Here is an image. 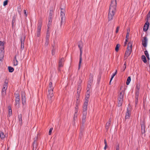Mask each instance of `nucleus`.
<instances>
[{
  "instance_id": "obj_7",
  "label": "nucleus",
  "mask_w": 150,
  "mask_h": 150,
  "mask_svg": "<svg viewBox=\"0 0 150 150\" xmlns=\"http://www.w3.org/2000/svg\"><path fill=\"white\" fill-rule=\"evenodd\" d=\"M16 99V106L17 107L19 108V106L20 97L18 94L17 93L15 94Z\"/></svg>"
},
{
  "instance_id": "obj_22",
  "label": "nucleus",
  "mask_w": 150,
  "mask_h": 150,
  "mask_svg": "<svg viewBox=\"0 0 150 150\" xmlns=\"http://www.w3.org/2000/svg\"><path fill=\"white\" fill-rule=\"evenodd\" d=\"M37 143L35 141H34L33 145V150H36L37 149Z\"/></svg>"
},
{
  "instance_id": "obj_3",
  "label": "nucleus",
  "mask_w": 150,
  "mask_h": 150,
  "mask_svg": "<svg viewBox=\"0 0 150 150\" xmlns=\"http://www.w3.org/2000/svg\"><path fill=\"white\" fill-rule=\"evenodd\" d=\"M132 42H129L128 44L127 50L125 54V57H127L130 54L132 49Z\"/></svg>"
},
{
  "instance_id": "obj_4",
  "label": "nucleus",
  "mask_w": 150,
  "mask_h": 150,
  "mask_svg": "<svg viewBox=\"0 0 150 150\" xmlns=\"http://www.w3.org/2000/svg\"><path fill=\"white\" fill-rule=\"evenodd\" d=\"M78 46L80 50V59L78 67V69H79L80 68L82 60V45L81 42L80 41L79 42L78 45Z\"/></svg>"
},
{
  "instance_id": "obj_19",
  "label": "nucleus",
  "mask_w": 150,
  "mask_h": 150,
  "mask_svg": "<svg viewBox=\"0 0 150 150\" xmlns=\"http://www.w3.org/2000/svg\"><path fill=\"white\" fill-rule=\"evenodd\" d=\"M50 36V33L49 30L47 29L46 33V35L45 38V40H49V38Z\"/></svg>"
},
{
  "instance_id": "obj_33",
  "label": "nucleus",
  "mask_w": 150,
  "mask_h": 150,
  "mask_svg": "<svg viewBox=\"0 0 150 150\" xmlns=\"http://www.w3.org/2000/svg\"><path fill=\"white\" fill-rule=\"evenodd\" d=\"M18 120H19V121L21 123L22 121V119L21 115V114H20L19 115H18Z\"/></svg>"
},
{
  "instance_id": "obj_12",
  "label": "nucleus",
  "mask_w": 150,
  "mask_h": 150,
  "mask_svg": "<svg viewBox=\"0 0 150 150\" xmlns=\"http://www.w3.org/2000/svg\"><path fill=\"white\" fill-rule=\"evenodd\" d=\"M131 111L128 108L127 109V111L126 112L125 119H128L130 117Z\"/></svg>"
},
{
  "instance_id": "obj_32",
  "label": "nucleus",
  "mask_w": 150,
  "mask_h": 150,
  "mask_svg": "<svg viewBox=\"0 0 150 150\" xmlns=\"http://www.w3.org/2000/svg\"><path fill=\"white\" fill-rule=\"evenodd\" d=\"M49 43V40H45V42L44 45L45 47H47Z\"/></svg>"
},
{
  "instance_id": "obj_45",
  "label": "nucleus",
  "mask_w": 150,
  "mask_h": 150,
  "mask_svg": "<svg viewBox=\"0 0 150 150\" xmlns=\"http://www.w3.org/2000/svg\"><path fill=\"white\" fill-rule=\"evenodd\" d=\"M50 25H51V23H48V24H47V27H48V28H47V29L49 30V28L50 27Z\"/></svg>"
},
{
  "instance_id": "obj_63",
  "label": "nucleus",
  "mask_w": 150,
  "mask_h": 150,
  "mask_svg": "<svg viewBox=\"0 0 150 150\" xmlns=\"http://www.w3.org/2000/svg\"><path fill=\"white\" fill-rule=\"evenodd\" d=\"M80 86V85H79V86Z\"/></svg>"
},
{
  "instance_id": "obj_18",
  "label": "nucleus",
  "mask_w": 150,
  "mask_h": 150,
  "mask_svg": "<svg viewBox=\"0 0 150 150\" xmlns=\"http://www.w3.org/2000/svg\"><path fill=\"white\" fill-rule=\"evenodd\" d=\"M75 114L74 115V116L73 117V120L74 121H75L76 120V119L77 118V113L78 112V110H77V109L76 108V109H75Z\"/></svg>"
},
{
  "instance_id": "obj_27",
  "label": "nucleus",
  "mask_w": 150,
  "mask_h": 150,
  "mask_svg": "<svg viewBox=\"0 0 150 150\" xmlns=\"http://www.w3.org/2000/svg\"><path fill=\"white\" fill-rule=\"evenodd\" d=\"M25 38V36H23L21 38V44H24V40Z\"/></svg>"
},
{
  "instance_id": "obj_2",
  "label": "nucleus",
  "mask_w": 150,
  "mask_h": 150,
  "mask_svg": "<svg viewBox=\"0 0 150 150\" xmlns=\"http://www.w3.org/2000/svg\"><path fill=\"white\" fill-rule=\"evenodd\" d=\"M49 88L48 91V98L49 103H51L52 101V97L53 96V90L54 88L52 86V83L50 82L49 83Z\"/></svg>"
},
{
  "instance_id": "obj_49",
  "label": "nucleus",
  "mask_w": 150,
  "mask_h": 150,
  "mask_svg": "<svg viewBox=\"0 0 150 150\" xmlns=\"http://www.w3.org/2000/svg\"><path fill=\"white\" fill-rule=\"evenodd\" d=\"M52 10H50V16H52Z\"/></svg>"
},
{
  "instance_id": "obj_8",
  "label": "nucleus",
  "mask_w": 150,
  "mask_h": 150,
  "mask_svg": "<svg viewBox=\"0 0 150 150\" xmlns=\"http://www.w3.org/2000/svg\"><path fill=\"white\" fill-rule=\"evenodd\" d=\"M88 103V101L87 100H86V101H85L83 106V113L84 112L86 113V110L87 108Z\"/></svg>"
},
{
  "instance_id": "obj_17",
  "label": "nucleus",
  "mask_w": 150,
  "mask_h": 150,
  "mask_svg": "<svg viewBox=\"0 0 150 150\" xmlns=\"http://www.w3.org/2000/svg\"><path fill=\"white\" fill-rule=\"evenodd\" d=\"M140 85L139 83H137L136 84V85L135 88L136 92L135 93H139V90L140 89Z\"/></svg>"
},
{
  "instance_id": "obj_26",
  "label": "nucleus",
  "mask_w": 150,
  "mask_h": 150,
  "mask_svg": "<svg viewBox=\"0 0 150 150\" xmlns=\"http://www.w3.org/2000/svg\"><path fill=\"white\" fill-rule=\"evenodd\" d=\"M142 59L144 63H146V58L144 55H143L142 56Z\"/></svg>"
},
{
  "instance_id": "obj_60",
  "label": "nucleus",
  "mask_w": 150,
  "mask_h": 150,
  "mask_svg": "<svg viewBox=\"0 0 150 150\" xmlns=\"http://www.w3.org/2000/svg\"><path fill=\"white\" fill-rule=\"evenodd\" d=\"M106 146H105V147H104V149L105 150V149H106Z\"/></svg>"
},
{
  "instance_id": "obj_44",
  "label": "nucleus",
  "mask_w": 150,
  "mask_h": 150,
  "mask_svg": "<svg viewBox=\"0 0 150 150\" xmlns=\"http://www.w3.org/2000/svg\"><path fill=\"white\" fill-rule=\"evenodd\" d=\"M119 28H120V27H119L118 26L117 27V28H116V31H115V32L116 33H117L118 32V31L119 30Z\"/></svg>"
},
{
  "instance_id": "obj_52",
  "label": "nucleus",
  "mask_w": 150,
  "mask_h": 150,
  "mask_svg": "<svg viewBox=\"0 0 150 150\" xmlns=\"http://www.w3.org/2000/svg\"><path fill=\"white\" fill-rule=\"evenodd\" d=\"M24 14L26 16H27V15L26 13V10H24Z\"/></svg>"
},
{
  "instance_id": "obj_40",
  "label": "nucleus",
  "mask_w": 150,
  "mask_h": 150,
  "mask_svg": "<svg viewBox=\"0 0 150 150\" xmlns=\"http://www.w3.org/2000/svg\"><path fill=\"white\" fill-rule=\"evenodd\" d=\"M7 3H8V1L5 0L4 2L3 5L4 6H5L7 5Z\"/></svg>"
},
{
  "instance_id": "obj_47",
  "label": "nucleus",
  "mask_w": 150,
  "mask_h": 150,
  "mask_svg": "<svg viewBox=\"0 0 150 150\" xmlns=\"http://www.w3.org/2000/svg\"><path fill=\"white\" fill-rule=\"evenodd\" d=\"M4 43L3 42L0 41V46H3Z\"/></svg>"
},
{
  "instance_id": "obj_10",
  "label": "nucleus",
  "mask_w": 150,
  "mask_h": 150,
  "mask_svg": "<svg viewBox=\"0 0 150 150\" xmlns=\"http://www.w3.org/2000/svg\"><path fill=\"white\" fill-rule=\"evenodd\" d=\"M21 97L23 104V105H24L26 103V98L25 96V93L24 92L22 93Z\"/></svg>"
},
{
  "instance_id": "obj_31",
  "label": "nucleus",
  "mask_w": 150,
  "mask_h": 150,
  "mask_svg": "<svg viewBox=\"0 0 150 150\" xmlns=\"http://www.w3.org/2000/svg\"><path fill=\"white\" fill-rule=\"evenodd\" d=\"M144 54L147 57V59H149V54H148V52L147 50H146L144 51Z\"/></svg>"
},
{
  "instance_id": "obj_34",
  "label": "nucleus",
  "mask_w": 150,
  "mask_h": 150,
  "mask_svg": "<svg viewBox=\"0 0 150 150\" xmlns=\"http://www.w3.org/2000/svg\"><path fill=\"white\" fill-rule=\"evenodd\" d=\"M120 45L119 44H117V45L115 48V50L117 52L119 50V48L120 47Z\"/></svg>"
},
{
  "instance_id": "obj_11",
  "label": "nucleus",
  "mask_w": 150,
  "mask_h": 150,
  "mask_svg": "<svg viewBox=\"0 0 150 150\" xmlns=\"http://www.w3.org/2000/svg\"><path fill=\"white\" fill-rule=\"evenodd\" d=\"M64 61V58H62L59 61V70H60V68L63 67V62Z\"/></svg>"
},
{
  "instance_id": "obj_35",
  "label": "nucleus",
  "mask_w": 150,
  "mask_h": 150,
  "mask_svg": "<svg viewBox=\"0 0 150 150\" xmlns=\"http://www.w3.org/2000/svg\"><path fill=\"white\" fill-rule=\"evenodd\" d=\"M122 101H118V106L120 107L122 105Z\"/></svg>"
},
{
  "instance_id": "obj_14",
  "label": "nucleus",
  "mask_w": 150,
  "mask_h": 150,
  "mask_svg": "<svg viewBox=\"0 0 150 150\" xmlns=\"http://www.w3.org/2000/svg\"><path fill=\"white\" fill-rule=\"evenodd\" d=\"M149 27V23L148 21H146L145 23L144 28L143 30L144 31H146L148 28Z\"/></svg>"
},
{
  "instance_id": "obj_1",
  "label": "nucleus",
  "mask_w": 150,
  "mask_h": 150,
  "mask_svg": "<svg viewBox=\"0 0 150 150\" xmlns=\"http://www.w3.org/2000/svg\"><path fill=\"white\" fill-rule=\"evenodd\" d=\"M117 0H112L111 4L110 6L108 14L109 21L112 20L116 12V10Z\"/></svg>"
},
{
  "instance_id": "obj_39",
  "label": "nucleus",
  "mask_w": 150,
  "mask_h": 150,
  "mask_svg": "<svg viewBox=\"0 0 150 150\" xmlns=\"http://www.w3.org/2000/svg\"><path fill=\"white\" fill-rule=\"evenodd\" d=\"M7 87L8 86H6V85H3L2 88L6 90V89H7Z\"/></svg>"
},
{
  "instance_id": "obj_20",
  "label": "nucleus",
  "mask_w": 150,
  "mask_h": 150,
  "mask_svg": "<svg viewBox=\"0 0 150 150\" xmlns=\"http://www.w3.org/2000/svg\"><path fill=\"white\" fill-rule=\"evenodd\" d=\"M111 121L110 119L109 121L106 123L105 126V128L107 130H108L109 126L110 125Z\"/></svg>"
},
{
  "instance_id": "obj_48",
  "label": "nucleus",
  "mask_w": 150,
  "mask_h": 150,
  "mask_svg": "<svg viewBox=\"0 0 150 150\" xmlns=\"http://www.w3.org/2000/svg\"><path fill=\"white\" fill-rule=\"evenodd\" d=\"M123 99L118 98V101H120H120H123Z\"/></svg>"
},
{
  "instance_id": "obj_15",
  "label": "nucleus",
  "mask_w": 150,
  "mask_h": 150,
  "mask_svg": "<svg viewBox=\"0 0 150 150\" xmlns=\"http://www.w3.org/2000/svg\"><path fill=\"white\" fill-rule=\"evenodd\" d=\"M87 113L85 112L82 113V122L84 123L85 122V120L86 118Z\"/></svg>"
},
{
  "instance_id": "obj_51",
  "label": "nucleus",
  "mask_w": 150,
  "mask_h": 150,
  "mask_svg": "<svg viewBox=\"0 0 150 150\" xmlns=\"http://www.w3.org/2000/svg\"><path fill=\"white\" fill-rule=\"evenodd\" d=\"M104 144H105V146L107 145V142H106V140L105 139L104 140Z\"/></svg>"
},
{
  "instance_id": "obj_59",
  "label": "nucleus",
  "mask_w": 150,
  "mask_h": 150,
  "mask_svg": "<svg viewBox=\"0 0 150 150\" xmlns=\"http://www.w3.org/2000/svg\"><path fill=\"white\" fill-rule=\"evenodd\" d=\"M126 42H126H126H125V43H124V46H126V44H127V43H126Z\"/></svg>"
},
{
  "instance_id": "obj_54",
  "label": "nucleus",
  "mask_w": 150,
  "mask_h": 150,
  "mask_svg": "<svg viewBox=\"0 0 150 150\" xmlns=\"http://www.w3.org/2000/svg\"><path fill=\"white\" fill-rule=\"evenodd\" d=\"M138 99H135V104H137V103L138 102Z\"/></svg>"
},
{
  "instance_id": "obj_53",
  "label": "nucleus",
  "mask_w": 150,
  "mask_h": 150,
  "mask_svg": "<svg viewBox=\"0 0 150 150\" xmlns=\"http://www.w3.org/2000/svg\"><path fill=\"white\" fill-rule=\"evenodd\" d=\"M78 104L77 103H76V107H75V108H76L77 109V110H78Z\"/></svg>"
},
{
  "instance_id": "obj_16",
  "label": "nucleus",
  "mask_w": 150,
  "mask_h": 150,
  "mask_svg": "<svg viewBox=\"0 0 150 150\" xmlns=\"http://www.w3.org/2000/svg\"><path fill=\"white\" fill-rule=\"evenodd\" d=\"M90 90H89V89H88L87 91V93L86 94V98H85V101H86V100H87L88 101V98H89L90 96L89 93H90Z\"/></svg>"
},
{
  "instance_id": "obj_56",
  "label": "nucleus",
  "mask_w": 150,
  "mask_h": 150,
  "mask_svg": "<svg viewBox=\"0 0 150 150\" xmlns=\"http://www.w3.org/2000/svg\"><path fill=\"white\" fill-rule=\"evenodd\" d=\"M52 22V20L51 19H50L49 20V23H51Z\"/></svg>"
},
{
  "instance_id": "obj_21",
  "label": "nucleus",
  "mask_w": 150,
  "mask_h": 150,
  "mask_svg": "<svg viewBox=\"0 0 150 150\" xmlns=\"http://www.w3.org/2000/svg\"><path fill=\"white\" fill-rule=\"evenodd\" d=\"M6 90L2 88L1 90V95L2 97H4L6 95Z\"/></svg>"
},
{
  "instance_id": "obj_5",
  "label": "nucleus",
  "mask_w": 150,
  "mask_h": 150,
  "mask_svg": "<svg viewBox=\"0 0 150 150\" xmlns=\"http://www.w3.org/2000/svg\"><path fill=\"white\" fill-rule=\"evenodd\" d=\"M42 26V22L41 21H39L37 24L36 36L37 37H39L40 35L41 29Z\"/></svg>"
},
{
  "instance_id": "obj_61",
  "label": "nucleus",
  "mask_w": 150,
  "mask_h": 150,
  "mask_svg": "<svg viewBox=\"0 0 150 150\" xmlns=\"http://www.w3.org/2000/svg\"><path fill=\"white\" fill-rule=\"evenodd\" d=\"M124 66H125V67H126V62H125L124 64Z\"/></svg>"
},
{
  "instance_id": "obj_37",
  "label": "nucleus",
  "mask_w": 150,
  "mask_h": 150,
  "mask_svg": "<svg viewBox=\"0 0 150 150\" xmlns=\"http://www.w3.org/2000/svg\"><path fill=\"white\" fill-rule=\"evenodd\" d=\"M139 93H135V99H138Z\"/></svg>"
},
{
  "instance_id": "obj_28",
  "label": "nucleus",
  "mask_w": 150,
  "mask_h": 150,
  "mask_svg": "<svg viewBox=\"0 0 150 150\" xmlns=\"http://www.w3.org/2000/svg\"><path fill=\"white\" fill-rule=\"evenodd\" d=\"M0 137L1 139H3L5 137V135L3 132H1L0 133Z\"/></svg>"
},
{
  "instance_id": "obj_50",
  "label": "nucleus",
  "mask_w": 150,
  "mask_h": 150,
  "mask_svg": "<svg viewBox=\"0 0 150 150\" xmlns=\"http://www.w3.org/2000/svg\"><path fill=\"white\" fill-rule=\"evenodd\" d=\"M87 87L88 88V89H89V90H90V88L91 87V85L90 84H88V85Z\"/></svg>"
},
{
  "instance_id": "obj_13",
  "label": "nucleus",
  "mask_w": 150,
  "mask_h": 150,
  "mask_svg": "<svg viewBox=\"0 0 150 150\" xmlns=\"http://www.w3.org/2000/svg\"><path fill=\"white\" fill-rule=\"evenodd\" d=\"M125 93V90H122L121 91L118 95V98L123 99L124 94Z\"/></svg>"
},
{
  "instance_id": "obj_38",
  "label": "nucleus",
  "mask_w": 150,
  "mask_h": 150,
  "mask_svg": "<svg viewBox=\"0 0 150 150\" xmlns=\"http://www.w3.org/2000/svg\"><path fill=\"white\" fill-rule=\"evenodd\" d=\"M4 57L3 54L0 55V61H2L3 60Z\"/></svg>"
},
{
  "instance_id": "obj_43",
  "label": "nucleus",
  "mask_w": 150,
  "mask_h": 150,
  "mask_svg": "<svg viewBox=\"0 0 150 150\" xmlns=\"http://www.w3.org/2000/svg\"><path fill=\"white\" fill-rule=\"evenodd\" d=\"M55 50L53 48L52 50V54L53 55H54L55 54Z\"/></svg>"
},
{
  "instance_id": "obj_42",
  "label": "nucleus",
  "mask_w": 150,
  "mask_h": 150,
  "mask_svg": "<svg viewBox=\"0 0 150 150\" xmlns=\"http://www.w3.org/2000/svg\"><path fill=\"white\" fill-rule=\"evenodd\" d=\"M8 80H5L4 82V84L3 85H6V86H8Z\"/></svg>"
},
{
  "instance_id": "obj_55",
  "label": "nucleus",
  "mask_w": 150,
  "mask_h": 150,
  "mask_svg": "<svg viewBox=\"0 0 150 150\" xmlns=\"http://www.w3.org/2000/svg\"><path fill=\"white\" fill-rule=\"evenodd\" d=\"M119 146H118L117 147V148H116V150H119Z\"/></svg>"
},
{
  "instance_id": "obj_24",
  "label": "nucleus",
  "mask_w": 150,
  "mask_h": 150,
  "mask_svg": "<svg viewBox=\"0 0 150 150\" xmlns=\"http://www.w3.org/2000/svg\"><path fill=\"white\" fill-rule=\"evenodd\" d=\"M8 108L9 110L8 111V116L10 117L11 115H12V110L11 109V107L10 106H9L8 107Z\"/></svg>"
},
{
  "instance_id": "obj_25",
  "label": "nucleus",
  "mask_w": 150,
  "mask_h": 150,
  "mask_svg": "<svg viewBox=\"0 0 150 150\" xmlns=\"http://www.w3.org/2000/svg\"><path fill=\"white\" fill-rule=\"evenodd\" d=\"M117 70H116V71H115V73H113L112 74V76H111V79H110V83H111V81L112 80V79H113V78H114V76L117 74Z\"/></svg>"
},
{
  "instance_id": "obj_9",
  "label": "nucleus",
  "mask_w": 150,
  "mask_h": 150,
  "mask_svg": "<svg viewBox=\"0 0 150 150\" xmlns=\"http://www.w3.org/2000/svg\"><path fill=\"white\" fill-rule=\"evenodd\" d=\"M148 40L146 37H144L142 41V44L143 46L144 47H146L147 45Z\"/></svg>"
},
{
  "instance_id": "obj_23",
  "label": "nucleus",
  "mask_w": 150,
  "mask_h": 150,
  "mask_svg": "<svg viewBox=\"0 0 150 150\" xmlns=\"http://www.w3.org/2000/svg\"><path fill=\"white\" fill-rule=\"evenodd\" d=\"M18 64V61L16 59V56H15L14 57V59L13 60V65L16 66Z\"/></svg>"
},
{
  "instance_id": "obj_58",
  "label": "nucleus",
  "mask_w": 150,
  "mask_h": 150,
  "mask_svg": "<svg viewBox=\"0 0 150 150\" xmlns=\"http://www.w3.org/2000/svg\"><path fill=\"white\" fill-rule=\"evenodd\" d=\"M123 68H124V69H123V71H124L125 70V69H126V67H123Z\"/></svg>"
},
{
  "instance_id": "obj_30",
  "label": "nucleus",
  "mask_w": 150,
  "mask_h": 150,
  "mask_svg": "<svg viewBox=\"0 0 150 150\" xmlns=\"http://www.w3.org/2000/svg\"><path fill=\"white\" fill-rule=\"evenodd\" d=\"M8 71L10 72H12L14 71V69L11 67H8Z\"/></svg>"
},
{
  "instance_id": "obj_36",
  "label": "nucleus",
  "mask_w": 150,
  "mask_h": 150,
  "mask_svg": "<svg viewBox=\"0 0 150 150\" xmlns=\"http://www.w3.org/2000/svg\"><path fill=\"white\" fill-rule=\"evenodd\" d=\"M129 32H127V34L126 36V42L128 41H127V40L128 39V37H129Z\"/></svg>"
},
{
  "instance_id": "obj_62",
  "label": "nucleus",
  "mask_w": 150,
  "mask_h": 150,
  "mask_svg": "<svg viewBox=\"0 0 150 150\" xmlns=\"http://www.w3.org/2000/svg\"><path fill=\"white\" fill-rule=\"evenodd\" d=\"M14 23V22H13V21H12V24H13V23Z\"/></svg>"
},
{
  "instance_id": "obj_41",
  "label": "nucleus",
  "mask_w": 150,
  "mask_h": 150,
  "mask_svg": "<svg viewBox=\"0 0 150 150\" xmlns=\"http://www.w3.org/2000/svg\"><path fill=\"white\" fill-rule=\"evenodd\" d=\"M53 130V128H50L49 130V135H50L52 133V131Z\"/></svg>"
},
{
  "instance_id": "obj_29",
  "label": "nucleus",
  "mask_w": 150,
  "mask_h": 150,
  "mask_svg": "<svg viewBox=\"0 0 150 150\" xmlns=\"http://www.w3.org/2000/svg\"><path fill=\"white\" fill-rule=\"evenodd\" d=\"M131 80V79L130 76H129L127 79L126 84L127 85H128Z\"/></svg>"
},
{
  "instance_id": "obj_57",
  "label": "nucleus",
  "mask_w": 150,
  "mask_h": 150,
  "mask_svg": "<svg viewBox=\"0 0 150 150\" xmlns=\"http://www.w3.org/2000/svg\"><path fill=\"white\" fill-rule=\"evenodd\" d=\"M89 80H90V82H92V78L91 79L90 78L89 79Z\"/></svg>"
},
{
  "instance_id": "obj_46",
  "label": "nucleus",
  "mask_w": 150,
  "mask_h": 150,
  "mask_svg": "<svg viewBox=\"0 0 150 150\" xmlns=\"http://www.w3.org/2000/svg\"><path fill=\"white\" fill-rule=\"evenodd\" d=\"M24 44H21V50H23L24 49Z\"/></svg>"
},
{
  "instance_id": "obj_6",
  "label": "nucleus",
  "mask_w": 150,
  "mask_h": 150,
  "mask_svg": "<svg viewBox=\"0 0 150 150\" xmlns=\"http://www.w3.org/2000/svg\"><path fill=\"white\" fill-rule=\"evenodd\" d=\"M61 12H60V16L61 17V25L65 21V14L64 13V10L62 8H61Z\"/></svg>"
}]
</instances>
